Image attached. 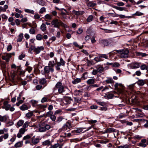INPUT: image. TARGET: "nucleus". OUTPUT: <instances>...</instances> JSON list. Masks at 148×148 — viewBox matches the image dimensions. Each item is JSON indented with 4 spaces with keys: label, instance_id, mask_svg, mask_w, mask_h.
Listing matches in <instances>:
<instances>
[{
    "label": "nucleus",
    "instance_id": "30",
    "mask_svg": "<svg viewBox=\"0 0 148 148\" xmlns=\"http://www.w3.org/2000/svg\"><path fill=\"white\" fill-rule=\"evenodd\" d=\"M140 68L141 70H146L147 71H148V65L147 66L145 64L142 65L140 66Z\"/></svg>",
    "mask_w": 148,
    "mask_h": 148
},
{
    "label": "nucleus",
    "instance_id": "41",
    "mask_svg": "<svg viewBox=\"0 0 148 148\" xmlns=\"http://www.w3.org/2000/svg\"><path fill=\"white\" fill-rule=\"evenodd\" d=\"M142 122L145 123L144 125V126L145 128H147L148 127V120L143 119V120Z\"/></svg>",
    "mask_w": 148,
    "mask_h": 148
},
{
    "label": "nucleus",
    "instance_id": "26",
    "mask_svg": "<svg viewBox=\"0 0 148 148\" xmlns=\"http://www.w3.org/2000/svg\"><path fill=\"white\" fill-rule=\"evenodd\" d=\"M23 34L22 33H20L18 36V37L17 40V42H20L22 41L23 38Z\"/></svg>",
    "mask_w": 148,
    "mask_h": 148
},
{
    "label": "nucleus",
    "instance_id": "42",
    "mask_svg": "<svg viewBox=\"0 0 148 148\" xmlns=\"http://www.w3.org/2000/svg\"><path fill=\"white\" fill-rule=\"evenodd\" d=\"M25 11L26 12L31 13L32 14H34V11L33 10L29 9H25Z\"/></svg>",
    "mask_w": 148,
    "mask_h": 148
},
{
    "label": "nucleus",
    "instance_id": "39",
    "mask_svg": "<svg viewBox=\"0 0 148 148\" xmlns=\"http://www.w3.org/2000/svg\"><path fill=\"white\" fill-rule=\"evenodd\" d=\"M93 17L92 15H90L87 18L86 21L87 22H90L93 19Z\"/></svg>",
    "mask_w": 148,
    "mask_h": 148
},
{
    "label": "nucleus",
    "instance_id": "46",
    "mask_svg": "<svg viewBox=\"0 0 148 148\" xmlns=\"http://www.w3.org/2000/svg\"><path fill=\"white\" fill-rule=\"evenodd\" d=\"M99 54L101 59H102V58H104L106 59H108V56L106 54Z\"/></svg>",
    "mask_w": 148,
    "mask_h": 148
},
{
    "label": "nucleus",
    "instance_id": "52",
    "mask_svg": "<svg viewBox=\"0 0 148 148\" xmlns=\"http://www.w3.org/2000/svg\"><path fill=\"white\" fill-rule=\"evenodd\" d=\"M73 13L76 15H79L81 14V12L80 11H77L75 10L72 11Z\"/></svg>",
    "mask_w": 148,
    "mask_h": 148
},
{
    "label": "nucleus",
    "instance_id": "37",
    "mask_svg": "<svg viewBox=\"0 0 148 148\" xmlns=\"http://www.w3.org/2000/svg\"><path fill=\"white\" fill-rule=\"evenodd\" d=\"M47 107V105H39L38 106V108L39 109H43V111H45V109Z\"/></svg>",
    "mask_w": 148,
    "mask_h": 148
},
{
    "label": "nucleus",
    "instance_id": "17",
    "mask_svg": "<svg viewBox=\"0 0 148 148\" xmlns=\"http://www.w3.org/2000/svg\"><path fill=\"white\" fill-rule=\"evenodd\" d=\"M140 63L138 62L134 63L132 64V67L133 69H137L140 66Z\"/></svg>",
    "mask_w": 148,
    "mask_h": 148
},
{
    "label": "nucleus",
    "instance_id": "3",
    "mask_svg": "<svg viewBox=\"0 0 148 148\" xmlns=\"http://www.w3.org/2000/svg\"><path fill=\"white\" fill-rule=\"evenodd\" d=\"M44 49V47L43 46L37 47H36L35 46L33 45H31L29 49L30 53H32V51H33L37 54L39 53L41 51H43Z\"/></svg>",
    "mask_w": 148,
    "mask_h": 148
},
{
    "label": "nucleus",
    "instance_id": "53",
    "mask_svg": "<svg viewBox=\"0 0 148 148\" xmlns=\"http://www.w3.org/2000/svg\"><path fill=\"white\" fill-rule=\"evenodd\" d=\"M59 146V144L58 143L55 144L53 145H52L51 144L49 148H57Z\"/></svg>",
    "mask_w": 148,
    "mask_h": 148
},
{
    "label": "nucleus",
    "instance_id": "47",
    "mask_svg": "<svg viewBox=\"0 0 148 148\" xmlns=\"http://www.w3.org/2000/svg\"><path fill=\"white\" fill-rule=\"evenodd\" d=\"M52 15L51 14H46L45 16V18L47 19V20H51L52 19Z\"/></svg>",
    "mask_w": 148,
    "mask_h": 148
},
{
    "label": "nucleus",
    "instance_id": "28",
    "mask_svg": "<svg viewBox=\"0 0 148 148\" xmlns=\"http://www.w3.org/2000/svg\"><path fill=\"white\" fill-rule=\"evenodd\" d=\"M105 82L107 83H113L114 82V81L112 78L108 77L107 79L105 80Z\"/></svg>",
    "mask_w": 148,
    "mask_h": 148
},
{
    "label": "nucleus",
    "instance_id": "12",
    "mask_svg": "<svg viewBox=\"0 0 148 148\" xmlns=\"http://www.w3.org/2000/svg\"><path fill=\"white\" fill-rule=\"evenodd\" d=\"M70 127V124L69 122H67L62 127V129L64 131L67 130V131H68Z\"/></svg>",
    "mask_w": 148,
    "mask_h": 148
},
{
    "label": "nucleus",
    "instance_id": "43",
    "mask_svg": "<svg viewBox=\"0 0 148 148\" xmlns=\"http://www.w3.org/2000/svg\"><path fill=\"white\" fill-rule=\"evenodd\" d=\"M24 123V121L23 120H19L18 122L17 123V125L19 127L23 125Z\"/></svg>",
    "mask_w": 148,
    "mask_h": 148
},
{
    "label": "nucleus",
    "instance_id": "5",
    "mask_svg": "<svg viewBox=\"0 0 148 148\" xmlns=\"http://www.w3.org/2000/svg\"><path fill=\"white\" fill-rule=\"evenodd\" d=\"M118 53H120V57L121 58H127L128 57L129 50L127 49H123L122 50H116Z\"/></svg>",
    "mask_w": 148,
    "mask_h": 148
},
{
    "label": "nucleus",
    "instance_id": "36",
    "mask_svg": "<svg viewBox=\"0 0 148 148\" xmlns=\"http://www.w3.org/2000/svg\"><path fill=\"white\" fill-rule=\"evenodd\" d=\"M40 29L42 31H45L46 30V26L45 24H42L40 26Z\"/></svg>",
    "mask_w": 148,
    "mask_h": 148
},
{
    "label": "nucleus",
    "instance_id": "56",
    "mask_svg": "<svg viewBox=\"0 0 148 148\" xmlns=\"http://www.w3.org/2000/svg\"><path fill=\"white\" fill-rule=\"evenodd\" d=\"M61 14L63 18L66 19H67V16H66V14L65 13L63 12V11H62Z\"/></svg>",
    "mask_w": 148,
    "mask_h": 148
},
{
    "label": "nucleus",
    "instance_id": "24",
    "mask_svg": "<svg viewBox=\"0 0 148 148\" xmlns=\"http://www.w3.org/2000/svg\"><path fill=\"white\" fill-rule=\"evenodd\" d=\"M51 142L49 140H45L42 143V145L43 146L49 145H51Z\"/></svg>",
    "mask_w": 148,
    "mask_h": 148
},
{
    "label": "nucleus",
    "instance_id": "20",
    "mask_svg": "<svg viewBox=\"0 0 148 148\" xmlns=\"http://www.w3.org/2000/svg\"><path fill=\"white\" fill-rule=\"evenodd\" d=\"M20 109L22 111H25L29 109L27 106L25 104H23L20 107Z\"/></svg>",
    "mask_w": 148,
    "mask_h": 148
},
{
    "label": "nucleus",
    "instance_id": "35",
    "mask_svg": "<svg viewBox=\"0 0 148 148\" xmlns=\"http://www.w3.org/2000/svg\"><path fill=\"white\" fill-rule=\"evenodd\" d=\"M114 8L119 11H123L125 10V8L120 7L114 6L113 7Z\"/></svg>",
    "mask_w": 148,
    "mask_h": 148
},
{
    "label": "nucleus",
    "instance_id": "51",
    "mask_svg": "<svg viewBox=\"0 0 148 148\" xmlns=\"http://www.w3.org/2000/svg\"><path fill=\"white\" fill-rule=\"evenodd\" d=\"M33 115V113L32 112H30L27 113L26 114V116L28 118L32 117Z\"/></svg>",
    "mask_w": 148,
    "mask_h": 148
},
{
    "label": "nucleus",
    "instance_id": "9",
    "mask_svg": "<svg viewBox=\"0 0 148 148\" xmlns=\"http://www.w3.org/2000/svg\"><path fill=\"white\" fill-rule=\"evenodd\" d=\"M27 129L24 128L22 127L19 129L18 133L17 134V136L18 138H20L22 137V135L23 134Z\"/></svg>",
    "mask_w": 148,
    "mask_h": 148
},
{
    "label": "nucleus",
    "instance_id": "49",
    "mask_svg": "<svg viewBox=\"0 0 148 148\" xmlns=\"http://www.w3.org/2000/svg\"><path fill=\"white\" fill-rule=\"evenodd\" d=\"M73 45L75 47L79 48L80 49H82L83 47V46L82 45L81 46H79L76 42H74L73 43Z\"/></svg>",
    "mask_w": 148,
    "mask_h": 148
},
{
    "label": "nucleus",
    "instance_id": "63",
    "mask_svg": "<svg viewBox=\"0 0 148 148\" xmlns=\"http://www.w3.org/2000/svg\"><path fill=\"white\" fill-rule=\"evenodd\" d=\"M117 148H129V146L127 145L123 146H118Z\"/></svg>",
    "mask_w": 148,
    "mask_h": 148
},
{
    "label": "nucleus",
    "instance_id": "57",
    "mask_svg": "<svg viewBox=\"0 0 148 148\" xmlns=\"http://www.w3.org/2000/svg\"><path fill=\"white\" fill-rule=\"evenodd\" d=\"M29 125V122L28 121H26L23 125V127L26 128H27L28 127V126Z\"/></svg>",
    "mask_w": 148,
    "mask_h": 148
},
{
    "label": "nucleus",
    "instance_id": "60",
    "mask_svg": "<svg viewBox=\"0 0 148 148\" xmlns=\"http://www.w3.org/2000/svg\"><path fill=\"white\" fill-rule=\"evenodd\" d=\"M46 11V8L45 7H42L41 8L39 11V13L40 14H42Z\"/></svg>",
    "mask_w": 148,
    "mask_h": 148
},
{
    "label": "nucleus",
    "instance_id": "27",
    "mask_svg": "<svg viewBox=\"0 0 148 148\" xmlns=\"http://www.w3.org/2000/svg\"><path fill=\"white\" fill-rule=\"evenodd\" d=\"M23 146V143L21 141H19L16 143L14 145V147L16 148L21 147Z\"/></svg>",
    "mask_w": 148,
    "mask_h": 148
},
{
    "label": "nucleus",
    "instance_id": "18",
    "mask_svg": "<svg viewBox=\"0 0 148 148\" xmlns=\"http://www.w3.org/2000/svg\"><path fill=\"white\" fill-rule=\"evenodd\" d=\"M39 142V139L37 138L32 139V143H30V145H35Z\"/></svg>",
    "mask_w": 148,
    "mask_h": 148
},
{
    "label": "nucleus",
    "instance_id": "8",
    "mask_svg": "<svg viewBox=\"0 0 148 148\" xmlns=\"http://www.w3.org/2000/svg\"><path fill=\"white\" fill-rule=\"evenodd\" d=\"M51 128V126L48 124H46L44 126L41 125L39 127V131L40 132H44L47 130H48Z\"/></svg>",
    "mask_w": 148,
    "mask_h": 148
},
{
    "label": "nucleus",
    "instance_id": "62",
    "mask_svg": "<svg viewBox=\"0 0 148 148\" xmlns=\"http://www.w3.org/2000/svg\"><path fill=\"white\" fill-rule=\"evenodd\" d=\"M114 95L112 94H108L107 96V98L108 99H111L113 98Z\"/></svg>",
    "mask_w": 148,
    "mask_h": 148
},
{
    "label": "nucleus",
    "instance_id": "45",
    "mask_svg": "<svg viewBox=\"0 0 148 148\" xmlns=\"http://www.w3.org/2000/svg\"><path fill=\"white\" fill-rule=\"evenodd\" d=\"M36 39L38 40H40L42 39V35L40 34H38L36 36Z\"/></svg>",
    "mask_w": 148,
    "mask_h": 148
},
{
    "label": "nucleus",
    "instance_id": "58",
    "mask_svg": "<svg viewBox=\"0 0 148 148\" xmlns=\"http://www.w3.org/2000/svg\"><path fill=\"white\" fill-rule=\"evenodd\" d=\"M120 66V64L117 62H115L113 63L112 67H118Z\"/></svg>",
    "mask_w": 148,
    "mask_h": 148
},
{
    "label": "nucleus",
    "instance_id": "34",
    "mask_svg": "<svg viewBox=\"0 0 148 148\" xmlns=\"http://www.w3.org/2000/svg\"><path fill=\"white\" fill-rule=\"evenodd\" d=\"M88 77V73L87 72H85L82 74L81 78L84 80L87 79Z\"/></svg>",
    "mask_w": 148,
    "mask_h": 148
},
{
    "label": "nucleus",
    "instance_id": "14",
    "mask_svg": "<svg viewBox=\"0 0 148 148\" xmlns=\"http://www.w3.org/2000/svg\"><path fill=\"white\" fill-rule=\"evenodd\" d=\"M71 98L69 97H66L63 100V102L65 104H70L71 103Z\"/></svg>",
    "mask_w": 148,
    "mask_h": 148
},
{
    "label": "nucleus",
    "instance_id": "32",
    "mask_svg": "<svg viewBox=\"0 0 148 148\" xmlns=\"http://www.w3.org/2000/svg\"><path fill=\"white\" fill-rule=\"evenodd\" d=\"M57 63H58L59 65H60V66H64L65 64V62L64 61L62 58H61L60 59V62H57Z\"/></svg>",
    "mask_w": 148,
    "mask_h": 148
},
{
    "label": "nucleus",
    "instance_id": "4",
    "mask_svg": "<svg viewBox=\"0 0 148 148\" xmlns=\"http://www.w3.org/2000/svg\"><path fill=\"white\" fill-rule=\"evenodd\" d=\"M114 42V41L110 39H102L100 40L99 42V44L104 47L112 45Z\"/></svg>",
    "mask_w": 148,
    "mask_h": 148
},
{
    "label": "nucleus",
    "instance_id": "22",
    "mask_svg": "<svg viewBox=\"0 0 148 148\" xmlns=\"http://www.w3.org/2000/svg\"><path fill=\"white\" fill-rule=\"evenodd\" d=\"M81 81V78H76L72 81V83L73 84H76L80 82Z\"/></svg>",
    "mask_w": 148,
    "mask_h": 148
},
{
    "label": "nucleus",
    "instance_id": "15",
    "mask_svg": "<svg viewBox=\"0 0 148 148\" xmlns=\"http://www.w3.org/2000/svg\"><path fill=\"white\" fill-rule=\"evenodd\" d=\"M147 140L145 139H142L141 142L139 143L138 146L142 147H146L147 144L146 143Z\"/></svg>",
    "mask_w": 148,
    "mask_h": 148
},
{
    "label": "nucleus",
    "instance_id": "1",
    "mask_svg": "<svg viewBox=\"0 0 148 148\" xmlns=\"http://www.w3.org/2000/svg\"><path fill=\"white\" fill-rule=\"evenodd\" d=\"M65 88H67V87L63 85L61 82H58L56 84L55 87L53 89V92L58 89L59 93L61 94L65 92Z\"/></svg>",
    "mask_w": 148,
    "mask_h": 148
},
{
    "label": "nucleus",
    "instance_id": "19",
    "mask_svg": "<svg viewBox=\"0 0 148 148\" xmlns=\"http://www.w3.org/2000/svg\"><path fill=\"white\" fill-rule=\"evenodd\" d=\"M95 79L91 78L88 79L86 82L88 84H93L95 83Z\"/></svg>",
    "mask_w": 148,
    "mask_h": 148
},
{
    "label": "nucleus",
    "instance_id": "21",
    "mask_svg": "<svg viewBox=\"0 0 148 148\" xmlns=\"http://www.w3.org/2000/svg\"><path fill=\"white\" fill-rule=\"evenodd\" d=\"M96 5V3L91 1L87 3V6L89 8L93 7Z\"/></svg>",
    "mask_w": 148,
    "mask_h": 148
},
{
    "label": "nucleus",
    "instance_id": "6",
    "mask_svg": "<svg viewBox=\"0 0 148 148\" xmlns=\"http://www.w3.org/2000/svg\"><path fill=\"white\" fill-rule=\"evenodd\" d=\"M114 86L115 90L116 91L118 94L123 93L124 86L122 84L116 83Z\"/></svg>",
    "mask_w": 148,
    "mask_h": 148
},
{
    "label": "nucleus",
    "instance_id": "10",
    "mask_svg": "<svg viewBox=\"0 0 148 148\" xmlns=\"http://www.w3.org/2000/svg\"><path fill=\"white\" fill-rule=\"evenodd\" d=\"M44 72L45 73H48L50 71L53 73V72L54 69L51 67L49 66H46L44 68Z\"/></svg>",
    "mask_w": 148,
    "mask_h": 148
},
{
    "label": "nucleus",
    "instance_id": "64",
    "mask_svg": "<svg viewBox=\"0 0 148 148\" xmlns=\"http://www.w3.org/2000/svg\"><path fill=\"white\" fill-rule=\"evenodd\" d=\"M38 3L39 5L42 6H44L45 5V3L41 0L38 1Z\"/></svg>",
    "mask_w": 148,
    "mask_h": 148
},
{
    "label": "nucleus",
    "instance_id": "33",
    "mask_svg": "<svg viewBox=\"0 0 148 148\" xmlns=\"http://www.w3.org/2000/svg\"><path fill=\"white\" fill-rule=\"evenodd\" d=\"M97 70L98 72L101 73L104 71V68L101 66H99L97 68Z\"/></svg>",
    "mask_w": 148,
    "mask_h": 148
},
{
    "label": "nucleus",
    "instance_id": "31",
    "mask_svg": "<svg viewBox=\"0 0 148 148\" xmlns=\"http://www.w3.org/2000/svg\"><path fill=\"white\" fill-rule=\"evenodd\" d=\"M48 65V66H50V67H51L53 68L54 65H55V63L54 61L53 60L49 61V62Z\"/></svg>",
    "mask_w": 148,
    "mask_h": 148
},
{
    "label": "nucleus",
    "instance_id": "16",
    "mask_svg": "<svg viewBox=\"0 0 148 148\" xmlns=\"http://www.w3.org/2000/svg\"><path fill=\"white\" fill-rule=\"evenodd\" d=\"M116 132V130L115 129L112 128H107L106 130H105L104 133H110L112 132Z\"/></svg>",
    "mask_w": 148,
    "mask_h": 148
},
{
    "label": "nucleus",
    "instance_id": "13",
    "mask_svg": "<svg viewBox=\"0 0 148 148\" xmlns=\"http://www.w3.org/2000/svg\"><path fill=\"white\" fill-rule=\"evenodd\" d=\"M8 118V117L6 115L3 116L0 115V122L4 123L6 122Z\"/></svg>",
    "mask_w": 148,
    "mask_h": 148
},
{
    "label": "nucleus",
    "instance_id": "29",
    "mask_svg": "<svg viewBox=\"0 0 148 148\" xmlns=\"http://www.w3.org/2000/svg\"><path fill=\"white\" fill-rule=\"evenodd\" d=\"M94 60L97 62H99L103 60L102 59H101L99 54L97 56L95 57L94 58Z\"/></svg>",
    "mask_w": 148,
    "mask_h": 148
},
{
    "label": "nucleus",
    "instance_id": "11",
    "mask_svg": "<svg viewBox=\"0 0 148 148\" xmlns=\"http://www.w3.org/2000/svg\"><path fill=\"white\" fill-rule=\"evenodd\" d=\"M3 105L4 106L2 107V108L5 109L6 110H9L11 106L10 104L8 103V102L7 101H5L4 102Z\"/></svg>",
    "mask_w": 148,
    "mask_h": 148
},
{
    "label": "nucleus",
    "instance_id": "38",
    "mask_svg": "<svg viewBox=\"0 0 148 148\" xmlns=\"http://www.w3.org/2000/svg\"><path fill=\"white\" fill-rule=\"evenodd\" d=\"M83 128H77L74 130V131L77 133H80L83 130Z\"/></svg>",
    "mask_w": 148,
    "mask_h": 148
},
{
    "label": "nucleus",
    "instance_id": "25",
    "mask_svg": "<svg viewBox=\"0 0 148 148\" xmlns=\"http://www.w3.org/2000/svg\"><path fill=\"white\" fill-rule=\"evenodd\" d=\"M47 82L46 79L44 78H42L39 80V83L42 84L44 85Z\"/></svg>",
    "mask_w": 148,
    "mask_h": 148
},
{
    "label": "nucleus",
    "instance_id": "23",
    "mask_svg": "<svg viewBox=\"0 0 148 148\" xmlns=\"http://www.w3.org/2000/svg\"><path fill=\"white\" fill-rule=\"evenodd\" d=\"M137 84L140 86H142L145 83V80L142 79H139L137 82Z\"/></svg>",
    "mask_w": 148,
    "mask_h": 148
},
{
    "label": "nucleus",
    "instance_id": "7",
    "mask_svg": "<svg viewBox=\"0 0 148 148\" xmlns=\"http://www.w3.org/2000/svg\"><path fill=\"white\" fill-rule=\"evenodd\" d=\"M14 52L12 53H5L4 55L2 56L1 58L3 60H5L7 62H9L10 58L11 57L12 55H14Z\"/></svg>",
    "mask_w": 148,
    "mask_h": 148
},
{
    "label": "nucleus",
    "instance_id": "55",
    "mask_svg": "<svg viewBox=\"0 0 148 148\" xmlns=\"http://www.w3.org/2000/svg\"><path fill=\"white\" fill-rule=\"evenodd\" d=\"M53 114V112L51 111H49L46 114V116H47L50 117Z\"/></svg>",
    "mask_w": 148,
    "mask_h": 148
},
{
    "label": "nucleus",
    "instance_id": "59",
    "mask_svg": "<svg viewBox=\"0 0 148 148\" xmlns=\"http://www.w3.org/2000/svg\"><path fill=\"white\" fill-rule=\"evenodd\" d=\"M137 54L139 56H141L142 57H145L147 56V54L145 53H142L140 52H138Z\"/></svg>",
    "mask_w": 148,
    "mask_h": 148
},
{
    "label": "nucleus",
    "instance_id": "50",
    "mask_svg": "<svg viewBox=\"0 0 148 148\" xmlns=\"http://www.w3.org/2000/svg\"><path fill=\"white\" fill-rule=\"evenodd\" d=\"M64 119V118L62 116H59L58 117L56 121L59 123L61 122Z\"/></svg>",
    "mask_w": 148,
    "mask_h": 148
},
{
    "label": "nucleus",
    "instance_id": "2",
    "mask_svg": "<svg viewBox=\"0 0 148 148\" xmlns=\"http://www.w3.org/2000/svg\"><path fill=\"white\" fill-rule=\"evenodd\" d=\"M51 24L54 27L59 28L60 26L65 28L68 27V26L64 24L61 21L57 19H53L51 22Z\"/></svg>",
    "mask_w": 148,
    "mask_h": 148
},
{
    "label": "nucleus",
    "instance_id": "48",
    "mask_svg": "<svg viewBox=\"0 0 148 148\" xmlns=\"http://www.w3.org/2000/svg\"><path fill=\"white\" fill-rule=\"evenodd\" d=\"M36 30L34 28H30L29 30V33L32 34H35Z\"/></svg>",
    "mask_w": 148,
    "mask_h": 148
},
{
    "label": "nucleus",
    "instance_id": "40",
    "mask_svg": "<svg viewBox=\"0 0 148 148\" xmlns=\"http://www.w3.org/2000/svg\"><path fill=\"white\" fill-rule=\"evenodd\" d=\"M143 14H144L143 13L138 11L136 12L135 13L133 14V15L134 16H141L143 15Z\"/></svg>",
    "mask_w": 148,
    "mask_h": 148
},
{
    "label": "nucleus",
    "instance_id": "54",
    "mask_svg": "<svg viewBox=\"0 0 148 148\" xmlns=\"http://www.w3.org/2000/svg\"><path fill=\"white\" fill-rule=\"evenodd\" d=\"M31 136H30L29 135H27L25 136H24L23 138V140H25L28 139L30 138L31 137Z\"/></svg>",
    "mask_w": 148,
    "mask_h": 148
},
{
    "label": "nucleus",
    "instance_id": "61",
    "mask_svg": "<svg viewBox=\"0 0 148 148\" xmlns=\"http://www.w3.org/2000/svg\"><path fill=\"white\" fill-rule=\"evenodd\" d=\"M50 118L53 121H54L56 119V116L54 115H53V114L51 116Z\"/></svg>",
    "mask_w": 148,
    "mask_h": 148
},
{
    "label": "nucleus",
    "instance_id": "44",
    "mask_svg": "<svg viewBox=\"0 0 148 148\" xmlns=\"http://www.w3.org/2000/svg\"><path fill=\"white\" fill-rule=\"evenodd\" d=\"M81 92H82L80 90H76L74 91V94L76 96L79 95Z\"/></svg>",
    "mask_w": 148,
    "mask_h": 148
}]
</instances>
